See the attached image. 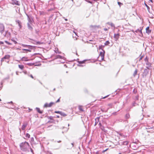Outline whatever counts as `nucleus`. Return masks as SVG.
<instances>
[{
  "label": "nucleus",
  "instance_id": "47",
  "mask_svg": "<svg viewBox=\"0 0 154 154\" xmlns=\"http://www.w3.org/2000/svg\"><path fill=\"white\" fill-rule=\"evenodd\" d=\"M55 113H59V114H60V113H61V112L60 111H55Z\"/></svg>",
  "mask_w": 154,
  "mask_h": 154
},
{
  "label": "nucleus",
  "instance_id": "16",
  "mask_svg": "<svg viewBox=\"0 0 154 154\" xmlns=\"http://www.w3.org/2000/svg\"><path fill=\"white\" fill-rule=\"evenodd\" d=\"M146 32L148 34H149L151 32V30H149V27H147L146 28Z\"/></svg>",
  "mask_w": 154,
  "mask_h": 154
},
{
  "label": "nucleus",
  "instance_id": "20",
  "mask_svg": "<svg viewBox=\"0 0 154 154\" xmlns=\"http://www.w3.org/2000/svg\"><path fill=\"white\" fill-rule=\"evenodd\" d=\"M107 24L110 25L112 27H115L113 23H112L108 22L107 23Z\"/></svg>",
  "mask_w": 154,
  "mask_h": 154
},
{
  "label": "nucleus",
  "instance_id": "26",
  "mask_svg": "<svg viewBox=\"0 0 154 154\" xmlns=\"http://www.w3.org/2000/svg\"><path fill=\"white\" fill-rule=\"evenodd\" d=\"M79 109L81 111H83L84 110L82 109V107L81 106H79Z\"/></svg>",
  "mask_w": 154,
  "mask_h": 154
},
{
  "label": "nucleus",
  "instance_id": "40",
  "mask_svg": "<svg viewBox=\"0 0 154 154\" xmlns=\"http://www.w3.org/2000/svg\"><path fill=\"white\" fill-rule=\"evenodd\" d=\"M135 99L136 100H138V95H136L135 97Z\"/></svg>",
  "mask_w": 154,
  "mask_h": 154
},
{
  "label": "nucleus",
  "instance_id": "39",
  "mask_svg": "<svg viewBox=\"0 0 154 154\" xmlns=\"http://www.w3.org/2000/svg\"><path fill=\"white\" fill-rule=\"evenodd\" d=\"M36 44H38V45H40V44H42V43L40 42H39V41H38V42H36Z\"/></svg>",
  "mask_w": 154,
  "mask_h": 154
},
{
  "label": "nucleus",
  "instance_id": "48",
  "mask_svg": "<svg viewBox=\"0 0 154 154\" xmlns=\"http://www.w3.org/2000/svg\"><path fill=\"white\" fill-rule=\"evenodd\" d=\"M60 97L56 101V103H58L60 101Z\"/></svg>",
  "mask_w": 154,
  "mask_h": 154
},
{
  "label": "nucleus",
  "instance_id": "56",
  "mask_svg": "<svg viewBox=\"0 0 154 154\" xmlns=\"http://www.w3.org/2000/svg\"><path fill=\"white\" fill-rule=\"evenodd\" d=\"M108 29H107L106 28H105L104 29V30L105 31H106L108 30Z\"/></svg>",
  "mask_w": 154,
  "mask_h": 154
},
{
  "label": "nucleus",
  "instance_id": "23",
  "mask_svg": "<svg viewBox=\"0 0 154 154\" xmlns=\"http://www.w3.org/2000/svg\"><path fill=\"white\" fill-rule=\"evenodd\" d=\"M130 117V115L129 113L126 114L125 116V118L126 119H129Z\"/></svg>",
  "mask_w": 154,
  "mask_h": 154
},
{
  "label": "nucleus",
  "instance_id": "43",
  "mask_svg": "<svg viewBox=\"0 0 154 154\" xmlns=\"http://www.w3.org/2000/svg\"><path fill=\"white\" fill-rule=\"evenodd\" d=\"M136 32H140L141 33H142V31H141V30H140L139 29H137L136 31Z\"/></svg>",
  "mask_w": 154,
  "mask_h": 154
},
{
  "label": "nucleus",
  "instance_id": "31",
  "mask_svg": "<svg viewBox=\"0 0 154 154\" xmlns=\"http://www.w3.org/2000/svg\"><path fill=\"white\" fill-rule=\"evenodd\" d=\"M60 114L63 116H65L66 115L65 113L62 112H61V113Z\"/></svg>",
  "mask_w": 154,
  "mask_h": 154
},
{
  "label": "nucleus",
  "instance_id": "8",
  "mask_svg": "<svg viewBox=\"0 0 154 154\" xmlns=\"http://www.w3.org/2000/svg\"><path fill=\"white\" fill-rule=\"evenodd\" d=\"M145 64L146 66V68L148 69H150L152 68V64L150 63L149 62H147L145 63Z\"/></svg>",
  "mask_w": 154,
  "mask_h": 154
},
{
  "label": "nucleus",
  "instance_id": "25",
  "mask_svg": "<svg viewBox=\"0 0 154 154\" xmlns=\"http://www.w3.org/2000/svg\"><path fill=\"white\" fill-rule=\"evenodd\" d=\"M18 67L21 69H23L24 68V66L23 65H19Z\"/></svg>",
  "mask_w": 154,
  "mask_h": 154
},
{
  "label": "nucleus",
  "instance_id": "24",
  "mask_svg": "<svg viewBox=\"0 0 154 154\" xmlns=\"http://www.w3.org/2000/svg\"><path fill=\"white\" fill-rule=\"evenodd\" d=\"M128 141H124L122 142V144L124 145H127L128 144Z\"/></svg>",
  "mask_w": 154,
  "mask_h": 154
},
{
  "label": "nucleus",
  "instance_id": "52",
  "mask_svg": "<svg viewBox=\"0 0 154 154\" xmlns=\"http://www.w3.org/2000/svg\"><path fill=\"white\" fill-rule=\"evenodd\" d=\"M143 56H141L140 58V60H141L142 59V58H143Z\"/></svg>",
  "mask_w": 154,
  "mask_h": 154
},
{
  "label": "nucleus",
  "instance_id": "13",
  "mask_svg": "<svg viewBox=\"0 0 154 154\" xmlns=\"http://www.w3.org/2000/svg\"><path fill=\"white\" fill-rule=\"evenodd\" d=\"M36 109L37 111L40 114H42L43 112V111H41L40 108H39L36 107Z\"/></svg>",
  "mask_w": 154,
  "mask_h": 154
},
{
  "label": "nucleus",
  "instance_id": "37",
  "mask_svg": "<svg viewBox=\"0 0 154 154\" xmlns=\"http://www.w3.org/2000/svg\"><path fill=\"white\" fill-rule=\"evenodd\" d=\"M44 107H49L48 106V103H45L44 105Z\"/></svg>",
  "mask_w": 154,
  "mask_h": 154
},
{
  "label": "nucleus",
  "instance_id": "46",
  "mask_svg": "<svg viewBox=\"0 0 154 154\" xmlns=\"http://www.w3.org/2000/svg\"><path fill=\"white\" fill-rule=\"evenodd\" d=\"M49 119L51 120H53V117L52 116H50L49 117Z\"/></svg>",
  "mask_w": 154,
  "mask_h": 154
},
{
  "label": "nucleus",
  "instance_id": "44",
  "mask_svg": "<svg viewBox=\"0 0 154 154\" xmlns=\"http://www.w3.org/2000/svg\"><path fill=\"white\" fill-rule=\"evenodd\" d=\"M118 4L120 6L121 5H123V4L119 2H118Z\"/></svg>",
  "mask_w": 154,
  "mask_h": 154
},
{
  "label": "nucleus",
  "instance_id": "58",
  "mask_svg": "<svg viewBox=\"0 0 154 154\" xmlns=\"http://www.w3.org/2000/svg\"><path fill=\"white\" fill-rule=\"evenodd\" d=\"M119 135H120V136H123V134H122V133H120V134H119Z\"/></svg>",
  "mask_w": 154,
  "mask_h": 154
},
{
  "label": "nucleus",
  "instance_id": "5",
  "mask_svg": "<svg viewBox=\"0 0 154 154\" xmlns=\"http://www.w3.org/2000/svg\"><path fill=\"white\" fill-rule=\"evenodd\" d=\"M11 3L13 5H15L19 6L20 5V2L16 0H12Z\"/></svg>",
  "mask_w": 154,
  "mask_h": 154
},
{
  "label": "nucleus",
  "instance_id": "32",
  "mask_svg": "<svg viewBox=\"0 0 154 154\" xmlns=\"http://www.w3.org/2000/svg\"><path fill=\"white\" fill-rule=\"evenodd\" d=\"M22 60H24L25 61H26L27 60V58L26 57H23L22 58Z\"/></svg>",
  "mask_w": 154,
  "mask_h": 154
},
{
  "label": "nucleus",
  "instance_id": "10",
  "mask_svg": "<svg viewBox=\"0 0 154 154\" xmlns=\"http://www.w3.org/2000/svg\"><path fill=\"white\" fill-rule=\"evenodd\" d=\"M16 22L18 24L19 26L20 27V28H21L22 27V23L20 22V21L18 20H16Z\"/></svg>",
  "mask_w": 154,
  "mask_h": 154
},
{
  "label": "nucleus",
  "instance_id": "61",
  "mask_svg": "<svg viewBox=\"0 0 154 154\" xmlns=\"http://www.w3.org/2000/svg\"><path fill=\"white\" fill-rule=\"evenodd\" d=\"M109 105L110 106H112V104H109Z\"/></svg>",
  "mask_w": 154,
  "mask_h": 154
},
{
  "label": "nucleus",
  "instance_id": "18",
  "mask_svg": "<svg viewBox=\"0 0 154 154\" xmlns=\"http://www.w3.org/2000/svg\"><path fill=\"white\" fill-rule=\"evenodd\" d=\"M105 46L104 45H100L99 46V49H101L102 51H104L103 50V48H104Z\"/></svg>",
  "mask_w": 154,
  "mask_h": 154
},
{
  "label": "nucleus",
  "instance_id": "9",
  "mask_svg": "<svg viewBox=\"0 0 154 154\" xmlns=\"http://www.w3.org/2000/svg\"><path fill=\"white\" fill-rule=\"evenodd\" d=\"M119 34H115L114 37L115 38V40L117 41L119 38Z\"/></svg>",
  "mask_w": 154,
  "mask_h": 154
},
{
  "label": "nucleus",
  "instance_id": "53",
  "mask_svg": "<svg viewBox=\"0 0 154 154\" xmlns=\"http://www.w3.org/2000/svg\"><path fill=\"white\" fill-rule=\"evenodd\" d=\"M29 149H30V151H31V152H32V153H33V150L31 149V148L30 147V146Z\"/></svg>",
  "mask_w": 154,
  "mask_h": 154
},
{
  "label": "nucleus",
  "instance_id": "50",
  "mask_svg": "<svg viewBox=\"0 0 154 154\" xmlns=\"http://www.w3.org/2000/svg\"><path fill=\"white\" fill-rule=\"evenodd\" d=\"M108 149L107 148V149H105V150H103V151H102V152H103V153L105 152L107 150H108Z\"/></svg>",
  "mask_w": 154,
  "mask_h": 154
},
{
  "label": "nucleus",
  "instance_id": "57",
  "mask_svg": "<svg viewBox=\"0 0 154 154\" xmlns=\"http://www.w3.org/2000/svg\"><path fill=\"white\" fill-rule=\"evenodd\" d=\"M99 126L100 127H101V126H102V125H101V123H100V122L99 123Z\"/></svg>",
  "mask_w": 154,
  "mask_h": 154
},
{
  "label": "nucleus",
  "instance_id": "60",
  "mask_svg": "<svg viewBox=\"0 0 154 154\" xmlns=\"http://www.w3.org/2000/svg\"><path fill=\"white\" fill-rule=\"evenodd\" d=\"M30 77H31L32 78V79H33V76H32V75H30Z\"/></svg>",
  "mask_w": 154,
  "mask_h": 154
},
{
  "label": "nucleus",
  "instance_id": "7",
  "mask_svg": "<svg viewBox=\"0 0 154 154\" xmlns=\"http://www.w3.org/2000/svg\"><path fill=\"white\" fill-rule=\"evenodd\" d=\"M105 53V52L104 51H101L100 53L99 56H100L101 57V60H104Z\"/></svg>",
  "mask_w": 154,
  "mask_h": 154
},
{
  "label": "nucleus",
  "instance_id": "29",
  "mask_svg": "<svg viewBox=\"0 0 154 154\" xmlns=\"http://www.w3.org/2000/svg\"><path fill=\"white\" fill-rule=\"evenodd\" d=\"M85 61H86V60H84L82 61H78V62L79 64H82L84 63Z\"/></svg>",
  "mask_w": 154,
  "mask_h": 154
},
{
  "label": "nucleus",
  "instance_id": "19",
  "mask_svg": "<svg viewBox=\"0 0 154 154\" xmlns=\"http://www.w3.org/2000/svg\"><path fill=\"white\" fill-rule=\"evenodd\" d=\"M63 57L60 55H57L56 56L55 59L60 58L63 59Z\"/></svg>",
  "mask_w": 154,
  "mask_h": 154
},
{
  "label": "nucleus",
  "instance_id": "3",
  "mask_svg": "<svg viewBox=\"0 0 154 154\" xmlns=\"http://www.w3.org/2000/svg\"><path fill=\"white\" fill-rule=\"evenodd\" d=\"M149 69L147 68H145L144 69V72L142 74L143 77H145L149 73Z\"/></svg>",
  "mask_w": 154,
  "mask_h": 154
},
{
  "label": "nucleus",
  "instance_id": "30",
  "mask_svg": "<svg viewBox=\"0 0 154 154\" xmlns=\"http://www.w3.org/2000/svg\"><path fill=\"white\" fill-rule=\"evenodd\" d=\"M109 43H110V42L109 41H106L105 42V43H104V46L108 45L109 44Z\"/></svg>",
  "mask_w": 154,
  "mask_h": 154
},
{
  "label": "nucleus",
  "instance_id": "12",
  "mask_svg": "<svg viewBox=\"0 0 154 154\" xmlns=\"http://www.w3.org/2000/svg\"><path fill=\"white\" fill-rule=\"evenodd\" d=\"M21 46L24 47H28L29 48H32V46L30 45H25L23 44H22Z\"/></svg>",
  "mask_w": 154,
  "mask_h": 154
},
{
  "label": "nucleus",
  "instance_id": "21",
  "mask_svg": "<svg viewBox=\"0 0 154 154\" xmlns=\"http://www.w3.org/2000/svg\"><path fill=\"white\" fill-rule=\"evenodd\" d=\"M137 69H136L135 71L134 72V73L133 75V76L134 77L137 74Z\"/></svg>",
  "mask_w": 154,
  "mask_h": 154
},
{
  "label": "nucleus",
  "instance_id": "54",
  "mask_svg": "<svg viewBox=\"0 0 154 154\" xmlns=\"http://www.w3.org/2000/svg\"><path fill=\"white\" fill-rule=\"evenodd\" d=\"M4 44V42H3L0 41V45Z\"/></svg>",
  "mask_w": 154,
  "mask_h": 154
},
{
  "label": "nucleus",
  "instance_id": "1",
  "mask_svg": "<svg viewBox=\"0 0 154 154\" xmlns=\"http://www.w3.org/2000/svg\"><path fill=\"white\" fill-rule=\"evenodd\" d=\"M20 149L25 152H29L30 146L29 143L26 142H22L20 145Z\"/></svg>",
  "mask_w": 154,
  "mask_h": 154
},
{
  "label": "nucleus",
  "instance_id": "6",
  "mask_svg": "<svg viewBox=\"0 0 154 154\" xmlns=\"http://www.w3.org/2000/svg\"><path fill=\"white\" fill-rule=\"evenodd\" d=\"M3 35L7 38H10L11 36V33L8 31H6L5 34H4Z\"/></svg>",
  "mask_w": 154,
  "mask_h": 154
},
{
  "label": "nucleus",
  "instance_id": "15",
  "mask_svg": "<svg viewBox=\"0 0 154 154\" xmlns=\"http://www.w3.org/2000/svg\"><path fill=\"white\" fill-rule=\"evenodd\" d=\"M10 57L9 55H6L3 58L4 59H9Z\"/></svg>",
  "mask_w": 154,
  "mask_h": 154
},
{
  "label": "nucleus",
  "instance_id": "11",
  "mask_svg": "<svg viewBox=\"0 0 154 154\" xmlns=\"http://www.w3.org/2000/svg\"><path fill=\"white\" fill-rule=\"evenodd\" d=\"M100 118L99 117H97L95 118V123L94 125V126H96L97 123H98V122L99 121V119H100Z\"/></svg>",
  "mask_w": 154,
  "mask_h": 154
},
{
  "label": "nucleus",
  "instance_id": "36",
  "mask_svg": "<svg viewBox=\"0 0 154 154\" xmlns=\"http://www.w3.org/2000/svg\"><path fill=\"white\" fill-rule=\"evenodd\" d=\"M30 135L28 133H27L26 135V137H27L28 138H29L30 137Z\"/></svg>",
  "mask_w": 154,
  "mask_h": 154
},
{
  "label": "nucleus",
  "instance_id": "45",
  "mask_svg": "<svg viewBox=\"0 0 154 154\" xmlns=\"http://www.w3.org/2000/svg\"><path fill=\"white\" fill-rule=\"evenodd\" d=\"M12 41L15 44H16L17 43V42L16 41L13 40H12Z\"/></svg>",
  "mask_w": 154,
  "mask_h": 154
},
{
  "label": "nucleus",
  "instance_id": "41",
  "mask_svg": "<svg viewBox=\"0 0 154 154\" xmlns=\"http://www.w3.org/2000/svg\"><path fill=\"white\" fill-rule=\"evenodd\" d=\"M136 104L138 105L135 102H134L132 103V105L133 106H136Z\"/></svg>",
  "mask_w": 154,
  "mask_h": 154
},
{
  "label": "nucleus",
  "instance_id": "2",
  "mask_svg": "<svg viewBox=\"0 0 154 154\" xmlns=\"http://www.w3.org/2000/svg\"><path fill=\"white\" fill-rule=\"evenodd\" d=\"M29 20V22L27 23V25L28 29L30 30L31 32H32L33 31V28L32 26V23H30V20L29 18V15L26 14Z\"/></svg>",
  "mask_w": 154,
  "mask_h": 154
},
{
  "label": "nucleus",
  "instance_id": "38",
  "mask_svg": "<svg viewBox=\"0 0 154 154\" xmlns=\"http://www.w3.org/2000/svg\"><path fill=\"white\" fill-rule=\"evenodd\" d=\"M5 42L8 45H12V43H10V42H8L7 41H5Z\"/></svg>",
  "mask_w": 154,
  "mask_h": 154
},
{
  "label": "nucleus",
  "instance_id": "22",
  "mask_svg": "<svg viewBox=\"0 0 154 154\" xmlns=\"http://www.w3.org/2000/svg\"><path fill=\"white\" fill-rule=\"evenodd\" d=\"M144 5L147 8L148 12H150V8L145 3V2L144 3Z\"/></svg>",
  "mask_w": 154,
  "mask_h": 154
},
{
  "label": "nucleus",
  "instance_id": "64",
  "mask_svg": "<svg viewBox=\"0 0 154 154\" xmlns=\"http://www.w3.org/2000/svg\"><path fill=\"white\" fill-rule=\"evenodd\" d=\"M61 142V141H60V140H59V141H57L58 143H60Z\"/></svg>",
  "mask_w": 154,
  "mask_h": 154
},
{
  "label": "nucleus",
  "instance_id": "55",
  "mask_svg": "<svg viewBox=\"0 0 154 154\" xmlns=\"http://www.w3.org/2000/svg\"><path fill=\"white\" fill-rule=\"evenodd\" d=\"M112 114L113 115H116L117 114V113H116V112H113L112 113Z\"/></svg>",
  "mask_w": 154,
  "mask_h": 154
},
{
  "label": "nucleus",
  "instance_id": "35",
  "mask_svg": "<svg viewBox=\"0 0 154 154\" xmlns=\"http://www.w3.org/2000/svg\"><path fill=\"white\" fill-rule=\"evenodd\" d=\"M100 128L102 131H105L104 128L103 126H101V127H100Z\"/></svg>",
  "mask_w": 154,
  "mask_h": 154
},
{
  "label": "nucleus",
  "instance_id": "62",
  "mask_svg": "<svg viewBox=\"0 0 154 154\" xmlns=\"http://www.w3.org/2000/svg\"><path fill=\"white\" fill-rule=\"evenodd\" d=\"M108 96V95H107L105 97H104L103 98H106V97H107Z\"/></svg>",
  "mask_w": 154,
  "mask_h": 154
},
{
  "label": "nucleus",
  "instance_id": "27",
  "mask_svg": "<svg viewBox=\"0 0 154 154\" xmlns=\"http://www.w3.org/2000/svg\"><path fill=\"white\" fill-rule=\"evenodd\" d=\"M54 104V103L53 102H51L49 104H48V106L49 107L51 106L53 104Z\"/></svg>",
  "mask_w": 154,
  "mask_h": 154
},
{
  "label": "nucleus",
  "instance_id": "4",
  "mask_svg": "<svg viewBox=\"0 0 154 154\" xmlns=\"http://www.w3.org/2000/svg\"><path fill=\"white\" fill-rule=\"evenodd\" d=\"M5 29V26L2 23H0V32L2 34L4 32Z\"/></svg>",
  "mask_w": 154,
  "mask_h": 154
},
{
  "label": "nucleus",
  "instance_id": "49",
  "mask_svg": "<svg viewBox=\"0 0 154 154\" xmlns=\"http://www.w3.org/2000/svg\"><path fill=\"white\" fill-rule=\"evenodd\" d=\"M87 2H88V3H91V4H92V2H91V1H89V0H87L86 1Z\"/></svg>",
  "mask_w": 154,
  "mask_h": 154
},
{
  "label": "nucleus",
  "instance_id": "28",
  "mask_svg": "<svg viewBox=\"0 0 154 154\" xmlns=\"http://www.w3.org/2000/svg\"><path fill=\"white\" fill-rule=\"evenodd\" d=\"M144 61H145V63L149 62V59L147 56H146L145 58Z\"/></svg>",
  "mask_w": 154,
  "mask_h": 154
},
{
  "label": "nucleus",
  "instance_id": "51",
  "mask_svg": "<svg viewBox=\"0 0 154 154\" xmlns=\"http://www.w3.org/2000/svg\"><path fill=\"white\" fill-rule=\"evenodd\" d=\"M34 138L33 137H32L31 138V141H34Z\"/></svg>",
  "mask_w": 154,
  "mask_h": 154
},
{
  "label": "nucleus",
  "instance_id": "33",
  "mask_svg": "<svg viewBox=\"0 0 154 154\" xmlns=\"http://www.w3.org/2000/svg\"><path fill=\"white\" fill-rule=\"evenodd\" d=\"M54 51L56 53L60 54L61 53L60 52H59L58 51V49H55V50Z\"/></svg>",
  "mask_w": 154,
  "mask_h": 154
},
{
  "label": "nucleus",
  "instance_id": "14",
  "mask_svg": "<svg viewBox=\"0 0 154 154\" xmlns=\"http://www.w3.org/2000/svg\"><path fill=\"white\" fill-rule=\"evenodd\" d=\"M27 124H23L21 128L22 130H25Z\"/></svg>",
  "mask_w": 154,
  "mask_h": 154
},
{
  "label": "nucleus",
  "instance_id": "63",
  "mask_svg": "<svg viewBox=\"0 0 154 154\" xmlns=\"http://www.w3.org/2000/svg\"><path fill=\"white\" fill-rule=\"evenodd\" d=\"M72 145V146L73 147L74 146V144L73 143H71Z\"/></svg>",
  "mask_w": 154,
  "mask_h": 154
},
{
  "label": "nucleus",
  "instance_id": "42",
  "mask_svg": "<svg viewBox=\"0 0 154 154\" xmlns=\"http://www.w3.org/2000/svg\"><path fill=\"white\" fill-rule=\"evenodd\" d=\"M117 121L119 122H122L123 120L122 119H118Z\"/></svg>",
  "mask_w": 154,
  "mask_h": 154
},
{
  "label": "nucleus",
  "instance_id": "59",
  "mask_svg": "<svg viewBox=\"0 0 154 154\" xmlns=\"http://www.w3.org/2000/svg\"><path fill=\"white\" fill-rule=\"evenodd\" d=\"M4 61V59H3V58H2L1 59V61L2 62L3 61Z\"/></svg>",
  "mask_w": 154,
  "mask_h": 154
},
{
  "label": "nucleus",
  "instance_id": "17",
  "mask_svg": "<svg viewBox=\"0 0 154 154\" xmlns=\"http://www.w3.org/2000/svg\"><path fill=\"white\" fill-rule=\"evenodd\" d=\"M32 48H29L28 49H23L22 50L23 51H29V52H31V50L32 49Z\"/></svg>",
  "mask_w": 154,
  "mask_h": 154
},
{
  "label": "nucleus",
  "instance_id": "34",
  "mask_svg": "<svg viewBox=\"0 0 154 154\" xmlns=\"http://www.w3.org/2000/svg\"><path fill=\"white\" fill-rule=\"evenodd\" d=\"M35 33L37 34H38V33H39V30L38 29H35Z\"/></svg>",
  "mask_w": 154,
  "mask_h": 154
}]
</instances>
